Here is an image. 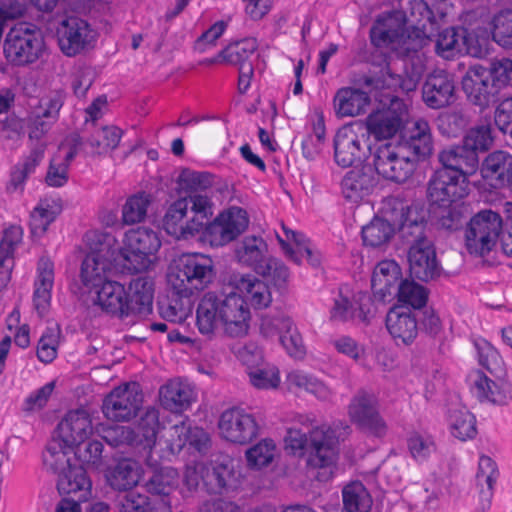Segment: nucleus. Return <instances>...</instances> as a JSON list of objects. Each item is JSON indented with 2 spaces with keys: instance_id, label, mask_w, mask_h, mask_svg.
I'll return each instance as SVG.
<instances>
[{
  "instance_id": "nucleus-1",
  "label": "nucleus",
  "mask_w": 512,
  "mask_h": 512,
  "mask_svg": "<svg viewBox=\"0 0 512 512\" xmlns=\"http://www.w3.org/2000/svg\"><path fill=\"white\" fill-rule=\"evenodd\" d=\"M251 312L244 296L234 289L205 292L196 308L200 334L213 338L219 330L229 338H243L250 329Z\"/></svg>"
},
{
  "instance_id": "nucleus-2",
  "label": "nucleus",
  "mask_w": 512,
  "mask_h": 512,
  "mask_svg": "<svg viewBox=\"0 0 512 512\" xmlns=\"http://www.w3.org/2000/svg\"><path fill=\"white\" fill-rule=\"evenodd\" d=\"M93 239L100 246L106 243L110 247L113 237L109 234L93 233ZM91 252L87 254L81 265V280L85 287L95 289L96 298L94 303L98 305L102 311L124 318V300L126 296V288L117 281L105 280V271L108 263L102 254L104 248L91 247Z\"/></svg>"
},
{
  "instance_id": "nucleus-3",
  "label": "nucleus",
  "mask_w": 512,
  "mask_h": 512,
  "mask_svg": "<svg viewBox=\"0 0 512 512\" xmlns=\"http://www.w3.org/2000/svg\"><path fill=\"white\" fill-rule=\"evenodd\" d=\"M215 276L211 257L200 253L183 254L170 266L168 282L176 294L191 297L207 288Z\"/></svg>"
},
{
  "instance_id": "nucleus-4",
  "label": "nucleus",
  "mask_w": 512,
  "mask_h": 512,
  "mask_svg": "<svg viewBox=\"0 0 512 512\" xmlns=\"http://www.w3.org/2000/svg\"><path fill=\"white\" fill-rule=\"evenodd\" d=\"M406 15L403 11H393L384 19H378L377 24L370 30L371 42L377 47H389L401 49L405 56L419 51L425 39L422 31L417 29L415 38L406 35Z\"/></svg>"
},
{
  "instance_id": "nucleus-5",
  "label": "nucleus",
  "mask_w": 512,
  "mask_h": 512,
  "mask_svg": "<svg viewBox=\"0 0 512 512\" xmlns=\"http://www.w3.org/2000/svg\"><path fill=\"white\" fill-rule=\"evenodd\" d=\"M44 40L33 25L18 23L7 33L3 45L6 59L16 66L32 64L39 59Z\"/></svg>"
},
{
  "instance_id": "nucleus-6",
  "label": "nucleus",
  "mask_w": 512,
  "mask_h": 512,
  "mask_svg": "<svg viewBox=\"0 0 512 512\" xmlns=\"http://www.w3.org/2000/svg\"><path fill=\"white\" fill-rule=\"evenodd\" d=\"M161 246L157 233L146 227L130 229L125 233L121 254L125 260L124 267L132 273H140L149 268L151 256Z\"/></svg>"
},
{
  "instance_id": "nucleus-7",
  "label": "nucleus",
  "mask_w": 512,
  "mask_h": 512,
  "mask_svg": "<svg viewBox=\"0 0 512 512\" xmlns=\"http://www.w3.org/2000/svg\"><path fill=\"white\" fill-rule=\"evenodd\" d=\"M56 36L61 52L67 57H75L95 47L98 33L87 20L69 16L58 24Z\"/></svg>"
},
{
  "instance_id": "nucleus-8",
  "label": "nucleus",
  "mask_w": 512,
  "mask_h": 512,
  "mask_svg": "<svg viewBox=\"0 0 512 512\" xmlns=\"http://www.w3.org/2000/svg\"><path fill=\"white\" fill-rule=\"evenodd\" d=\"M502 230L500 215L491 210H483L471 218L465 232L466 248L470 254L484 256L497 243Z\"/></svg>"
},
{
  "instance_id": "nucleus-9",
  "label": "nucleus",
  "mask_w": 512,
  "mask_h": 512,
  "mask_svg": "<svg viewBox=\"0 0 512 512\" xmlns=\"http://www.w3.org/2000/svg\"><path fill=\"white\" fill-rule=\"evenodd\" d=\"M373 166L385 180L404 183L413 175L417 164L415 159L405 154L403 147L385 143L375 149Z\"/></svg>"
},
{
  "instance_id": "nucleus-10",
  "label": "nucleus",
  "mask_w": 512,
  "mask_h": 512,
  "mask_svg": "<svg viewBox=\"0 0 512 512\" xmlns=\"http://www.w3.org/2000/svg\"><path fill=\"white\" fill-rule=\"evenodd\" d=\"M350 433V427L342 422L316 426L309 436L300 429L289 428L284 436V448H334L343 444Z\"/></svg>"
},
{
  "instance_id": "nucleus-11",
  "label": "nucleus",
  "mask_w": 512,
  "mask_h": 512,
  "mask_svg": "<svg viewBox=\"0 0 512 512\" xmlns=\"http://www.w3.org/2000/svg\"><path fill=\"white\" fill-rule=\"evenodd\" d=\"M249 225V217L241 207L222 211L204 229L203 239L212 247H222L237 239Z\"/></svg>"
},
{
  "instance_id": "nucleus-12",
  "label": "nucleus",
  "mask_w": 512,
  "mask_h": 512,
  "mask_svg": "<svg viewBox=\"0 0 512 512\" xmlns=\"http://www.w3.org/2000/svg\"><path fill=\"white\" fill-rule=\"evenodd\" d=\"M468 194V180L450 169H437L427 186V197L432 206L448 207Z\"/></svg>"
},
{
  "instance_id": "nucleus-13",
  "label": "nucleus",
  "mask_w": 512,
  "mask_h": 512,
  "mask_svg": "<svg viewBox=\"0 0 512 512\" xmlns=\"http://www.w3.org/2000/svg\"><path fill=\"white\" fill-rule=\"evenodd\" d=\"M143 401L137 385L124 384L114 388L103 400L102 412L112 421L127 422L137 416Z\"/></svg>"
},
{
  "instance_id": "nucleus-14",
  "label": "nucleus",
  "mask_w": 512,
  "mask_h": 512,
  "mask_svg": "<svg viewBox=\"0 0 512 512\" xmlns=\"http://www.w3.org/2000/svg\"><path fill=\"white\" fill-rule=\"evenodd\" d=\"M461 84L468 101L480 109H485L499 100L500 93L493 82V75L483 66L470 67L462 77Z\"/></svg>"
},
{
  "instance_id": "nucleus-15",
  "label": "nucleus",
  "mask_w": 512,
  "mask_h": 512,
  "mask_svg": "<svg viewBox=\"0 0 512 512\" xmlns=\"http://www.w3.org/2000/svg\"><path fill=\"white\" fill-rule=\"evenodd\" d=\"M348 125L340 128L334 137V159L341 167L352 166L366 157L369 146L366 134L359 127Z\"/></svg>"
},
{
  "instance_id": "nucleus-16",
  "label": "nucleus",
  "mask_w": 512,
  "mask_h": 512,
  "mask_svg": "<svg viewBox=\"0 0 512 512\" xmlns=\"http://www.w3.org/2000/svg\"><path fill=\"white\" fill-rule=\"evenodd\" d=\"M421 93L422 101L428 108H446L455 101L454 78L445 70H436L426 76Z\"/></svg>"
},
{
  "instance_id": "nucleus-17",
  "label": "nucleus",
  "mask_w": 512,
  "mask_h": 512,
  "mask_svg": "<svg viewBox=\"0 0 512 512\" xmlns=\"http://www.w3.org/2000/svg\"><path fill=\"white\" fill-rule=\"evenodd\" d=\"M218 427L225 440L237 445L249 444L256 437L258 429L251 415L237 409L224 411Z\"/></svg>"
},
{
  "instance_id": "nucleus-18",
  "label": "nucleus",
  "mask_w": 512,
  "mask_h": 512,
  "mask_svg": "<svg viewBox=\"0 0 512 512\" xmlns=\"http://www.w3.org/2000/svg\"><path fill=\"white\" fill-rule=\"evenodd\" d=\"M406 112L402 102L392 101L387 109L379 110L367 117V133L378 140L392 138L403 126Z\"/></svg>"
},
{
  "instance_id": "nucleus-19",
  "label": "nucleus",
  "mask_w": 512,
  "mask_h": 512,
  "mask_svg": "<svg viewBox=\"0 0 512 512\" xmlns=\"http://www.w3.org/2000/svg\"><path fill=\"white\" fill-rule=\"evenodd\" d=\"M92 431L89 414L84 409L69 411L57 426L60 448H77Z\"/></svg>"
},
{
  "instance_id": "nucleus-20",
  "label": "nucleus",
  "mask_w": 512,
  "mask_h": 512,
  "mask_svg": "<svg viewBox=\"0 0 512 512\" xmlns=\"http://www.w3.org/2000/svg\"><path fill=\"white\" fill-rule=\"evenodd\" d=\"M349 415L361 429L376 436H382L386 431V425L375 407L374 397L366 392H360L353 398Z\"/></svg>"
},
{
  "instance_id": "nucleus-21",
  "label": "nucleus",
  "mask_w": 512,
  "mask_h": 512,
  "mask_svg": "<svg viewBox=\"0 0 512 512\" xmlns=\"http://www.w3.org/2000/svg\"><path fill=\"white\" fill-rule=\"evenodd\" d=\"M153 282L149 277L139 276L130 281L124 300V317L145 316L152 311Z\"/></svg>"
},
{
  "instance_id": "nucleus-22",
  "label": "nucleus",
  "mask_w": 512,
  "mask_h": 512,
  "mask_svg": "<svg viewBox=\"0 0 512 512\" xmlns=\"http://www.w3.org/2000/svg\"><path fill=\"white\" fill-rule=\"evenodd\" d=\"M423 245L409 247V271L412 277L428 282L439 277L442 268L437 260L432 242H424Z\"/></svg>"
},
{
  "instance_id": "nucleus-23",
  "label": "nucleus",
  "mask_w": 512,
  "mask_h": 512,
  "mask_svg": "<svg viewBox=\"0 0 512 512\" xmlns=\"http://www.w3.org/2000/svg\"><path fill=\"white\" fill-rule=\"evenodd\" d=\"M242 361L247 366V374L250 383L257 389H274L280 383L279 371L274 366H262V351L254 348L253 351L248 348L241 354Z\"/></svg>"
},
{
  "instance_id": "nucleus-24",
  "label": "nucleus",
  "mask_w": 512,
  "mask_h": 512,
  "mask_svg": "<svg viewBox=\"0 0 512 512\" xmlns=\"http://www.w3.org/2000/svg\"><path fill=\"white\" fill-rule=\"evenodd\" d=\"M402 281L401 269L395 261H381L375 267L371 278L373 296L379 303H385L387 297L395 294Z\"/></svg>"
},
{
  "instance_id": "nucleus-25",
  "label": "nucleus",
  "mask_w": 512,
  "mask_h": 512,
  "mask_svg": "<svg viewBox=\"0 0 512 512\" xmlns=\"http://www.w3.org/2000/svg\"><path fill=\"white\" fill-rule=\"evenodd\" d=\"M377 185V178L369 166L348 171L341 181V192L345 199L359 202L370 195Z\"/></svg>"
},
{
  "instance_id": "nucleus-26",
  "label": "nucleus",
  "mask_w": 512,
  "mask_h": 512,
  "mask_svg": "<svg viewBox=\"0 0 512 512\" xmlns=\"http://www.w3.org/2000/svg\"><path fill=\"white\" fill-rule=\"evenodd\" d=\"M385 323L390 335L406 345L411 344L418 335L416 315L408 307L394 306L390 308Z\"/></svg>"
},
{
  "instance_id": "nucleus-27",
  "label": "nucleus",
  "mask_w": 512,
  "mask_h": 512,
  "mask_svg": "<svg viewBox=\"0 0 512 512\" xmlns=\"http://www.w3.org/2000/svg\"><path fill=\"white\" fill-rule=\"evenodd\" d=\"M54 285V264L47 257H41L34 281L33 305L40 317L45 316L51 306V292Z\"/></svg>"
},
{
  "instance_id": "nucleus-28",
  "label": "nucleus",
  "mask_w": 512,
  "mask_h": 512,
  "mask_svg": "<svg viewBox=\"0 0 512 512\" xmlns=\"http://www.w3.org/2000/svg\"><path fill=\"white\" fill-rule=\"evenodd\" d=\"M161 406L172 413H182L196 400L193 387L180 379L168 381L159 389Z\"/></svg>"
},
{
  "instance_id": "nucleus-29",
  "label": "nucleus",
  "mask_w": 512,
  "mask_h": 512,
  "mask_svg": "<svg viewBox=\"0 0 512 512\" xmlns=\"http://www.w3.org/2000/svg\"><path fill=\"white\" fill-rule=\"evenodd\" d=\"M438 161L443 169H450L461 173L467 178L479 168V156L472 152L463 142L460 145H452L441 150Z\"/></svg>"
},
{
  "instance_id": "nucleus-30",
  "label": "nucleus",
  "mask_w": 512,
  "mask_h": 512,
  "mask_svg": "<svg viewBox=\"0 0 512 512\" xmlns=\"http://www.w3.org/2000/svg\"><path fill=\"white\" fill-rule=\"evenodd\" d=\"M481 175L491 181L495 188H510L512 185V156L505 151H494L483 161Z\"/></svg>"
},
{
  "instance_id": "nucleus-31",
  "label": "nucleus",
  "mask_w": 512,
  "mask_h": 512,
  "mask_svg": "<svg viewBox=\"0 0 512 512\" xmlns=\"http://www.w3.org/2000/svg\"><path fill=\"white\" fill-rule=\"evenodd\" d=\"M230 284L245 294L246 302L249 301L255 309L267 308L272 302L268 285L252 274L234 273L230 277Z\"/></svg>"
},
{
  "instance_id": "nucleus-32",
  "label": "nucleus",
  "mask_w": 512,
  "mask_h": 512,
  "mask_svg": "<svg viewBox=\"0 0 512 512\" xmlns=\"http://www.w3.org/2000/svg\"><path fill=\"white\" fill-rule=\"evenodd\" d=\"M399 146L404 151L407 150L416 162L430 157L433 152V139L429 123L424 119L415 121L408 135L402 137Z\"/></svg>"
},
{
  "instance_id": "nucleus-33",
  "label": "nucleus",
  "mask_w": 512,
  "mask_h": 512,
  "mask_svg": "<svg viewBox=\"0 0 512 512\" xmlns=\"http://www.w3.org/2000/svg\"><path fill=\"white\" fill-rule=\"evenodd\" d=\"M471 378L472 392L481 402L504 405L512 398L511 385L503 379L495 382L481 371H476Z\"/></svg>"
},
{
  "instance_id": "nucleus-34",
  "label": "nucleus",
  "mask_w": 512,
  "mask_h": 512,
  "mask_svg": "<svg viewBox=\"0 0 512 512\" xmlns=\"http://www.w3.org/2000/svg\"><path fill=\"white\" fill-rule=\"evenodd\" d=\"M165 437L167 448H206L211 445L208 432L201 427L187 426L184 422L171 426Z\"/></svg>"
},
{
  "instance_id": "nucleus-35",
  "label": "nucleus",
  "mask_w": 512,
  "mask_h": 512,
  "mask_svg": "<svg viewBox=\"0 0 512 512\" xmlns=\"http://www.w3.org/2000/svg\"><path fill=\"white\" fill-rule=\"evenodd\" d=\"M370 101L367 92L358 88L343 87L334 96L335 112L340 117H355L366 112Z\"/></svg>"
},
{
  "instance_id": "nucleus-36",
  "label": "nucleus",
  "mask_w": 512,
  "mask_h": 512,
  "mask_svg": "<svg viewBox=\"0 0 512 512\" xmlns=\"http://www.w3.org/2000/svg\"><path fill=\"white\" fill-rule=\"evenodd\" d=\"M105 471L109 486L118 491H127L137 485L141 476V467L138 462L124 458L119 460L114 467L110 468L107 462Z\"/></svg>"
},
{
  "instance_id": "nucleus-37",
  "label": "nucleus",
  "mask_w": 512,
  "mask_h": 512,
  "mask_svg": "<svg viewBox=\"0 0 512 512\" xmlns=\"http://www.w3.org/2000/svg\"><path fill=\"white\" fill-rule=\"evenodd\" d=\"M238 477L231 460L206 464L205 487L209 493L221 494L224 490L236 488Z\"/></svg>"
},
{
  "instance_id": "nucleus-38",
  "label": "nucleus",
  "mask_w": 512,
  "mask_h": 512,
  "mask_svg": "<svg viewBox=\"0 0 512 512\" xmlns=\"http://www.w3.org/2000/svg\"><path fill=\"white\" fill-rule=\"evenodd\" d=\"M190 216L187 211V202L181 198L173 202L167 209L163 218V228L176 239H189L196 235L190 231Z\"/></svg>"
},
{
  "instance_id": "nucleus-39",
  "label": "nucleus",
  "mask_w": 512,
  "mask_h": 512,
  "mask_svg": "<svg viewBox=\"0 0 512 512\" xmlns=\"http://www.w3.org/2000/svg\"><path fill=\"white\" fill-rule=\"evenodd\" d=\"M306 467L315 479L320 482L330 480L337 467L338 454L335 450H304Z\"/></svg>"
},
{
  "instance_id": "nucleus-40",
  "label": "nucleus",
  "mask_w": 512,
  "mask_h": 512,
  "mask_svg": "<svg viewBox=\"0 0 512 512\" xmlns=\"http://www.w3.org/2000/svg\"><path fill=\"white\" fill-rule=\"evenodd\" d=\"M267 253V243L261 237L256 236H246L235 250L237 260L241 264L251 267L256 273H258L259 266H263L269 258Z\"/></svg>"
},
{
  "instance_id": "nucleus-41",
  "label": "nucleus",
  "mask_w": 512,
  "mask_h": 512,
  "mask_svg": "<svg viewBox=\"0 0 512 512\" xmlns=\"http://www.w3.org/2000/svg\"><path fill=\"white\" fill-rule=\"evenodd\" d=\"M187 202V211L190 216V231L198 234L204 231L205 227L211 222L213 216V203L206 195L193 193L187 197L181 198Z\"/></svg>"
},
{
  "instance_id": "nucleus-42",
  "label": "nucleus",
  "mask_w": 512,
  "mask_h": 512,
  "mask_svg": "<svg viewBox=\"0 0 512 512\" xmlns=\"http://www.w3.org/2000/svg\"><path fill=\"white\" fill-rule=\"evenodd\" d=\"M91 486V481L83 467L75 465L58 476L57 489L61 495L73 494L74 497L85 495V500H87Z\"/></svg>"
},
{
  "instance_id": "nucleus-43",
  "label": "nucleus",
  "mask_w": 512,
  "mask_h": 512,
  "mask_svg": "<svg viewBox=\"0 0 512 512\" xmlns=\"http://www.w3.org/2000/svg\"><path fill=\"white\" fill-rule=\"evenodd\" d=\"M426 220L422 209H412L410 216L397 229L403 241L409 247L418 246L424 242H431L425 234Z\"/></svg>"
},
{
  "instance_id": "nucleus-44",
  "label": "nucleus",
  "mask_w": 512,
  "mask_h": 512,
  "mask_svg": "<svg viewBox=\"0 0 512 512\" xmlns=\"http://www.w3.org/2000/svg\"><path fill=\"white\" fill-rule=\"evenodd\" d=\"M343 510L347 512H370L373 504L367 488L360 481H352L342 489Z\"/></svg>"
},
{
  "instance_id": "nucleus-45",
  "label": "nucleus",
  "mask_w": 512,
  "mask_h": 512,
  "mask_svg": "<svg viewBox=\"0 0 512 512\" xmlns=\"http://www.w3.org/2000/svg\"><path fill=\"white\" fill-rule=\"evenodd\" d=\"M283 230L286 237L292 239L296 244V249L294 250L286 241L278 236L279 243L286 255L297 264H300L301 258L305 256L311 266L318 267L321 262L320 255L308 246L305 237L302 234L287 229L285 226H283Z\"/></svg>"
},
{
  "instance_id": "nucleus-46",
  "label": "nucleus",
  "mask_w": 512,
  "mask_h": 512,
  "mask_svg": "<svg viewBox=\"0 0 512 512\" xmlns=\"http://www.w3.org/2000/svg\"><path fill=\"white\" fill-rule=\"evenodd\" d=\"M23 230L19 225H10L2 232V282L8 283L15 266L14 250L21 243Z\"/></svg>"
},
{
  "instance_id": "nucleus-47",
  "label": "nucleus",
  "mask_w": 512,
  "mask_h": 512,
  "mask_svg": "<svg viewBox=\"0 0 512 512\" xmlns=\"http://www.w3.org/2000/svg\"><path fill=\"white\" fill-rule=\"evenodd\" d=\"M159 427V410L155 407H148L138 422V432H135L136 446L154 448Z\"/></svg>"
},
{
  "instance_id": "nucleus-48",
  "label": "nucleus",
  "mask_w": 512,
  "mask_h": 512,
  "mask_svg": "<svg viewBox=\"0 0 512 512\" xmlns=\"http://www.w3.org/2000/svg\"><path fill=\"white\" fill-rule=\"evenodd\" d=\"M286 382L289 389L305 390L323 401L329 400L332 397L331 389L324 382L303 371L296 370L290 372L287 375Z\"/></svg>"
},
{
  "instance_id": "nucleus-49",
  "label": "nucleus",
  "mask_w": 512,
  "mask_h": 512,
  "mask_svg": "<svg viewBox=\"0 0 512 512\" xmlns=\"http://www.w3.org/2000/svg\"><path fill=\"white\" fill-rule=\"evenodd\" d=\"M258 48L255 38H245L227 45L218 55L222 61L238 67L244 64H252L250 58Z\"/></svg>"
},
{
  "instance_id": "nucleus-50",
  "label": "nucleus",
  "mask_w": 512,
  "mask_h": 512,
  "mask_svg": "<svg viewBox=\"0 0 512 512\" xmlns=\"http://www.w3.org/2000/svg\"><path fill=\"white\" fill-rule=\"evenodd\" d=\"M179 474L175 468L163 467L155 471L146 483L152 497L169 499V495L178 487Z\"/></svg>"
},
{
  "instance_id": "nucleus-51",
  "label": "nucleus",
  "mask_w": 512,
  "mask_h": 512,
  "mask_svg": "<svg viewBox=\"0 0 512 512\" xmlns=\"http://www.w3.org/2000/svg\"><path fill=\"white\" fill-rule=\"evenodd\" d=\"M498 476V469L496 462L489 456L482 455L479 458L478 472L476 474L478 485L480 489V499L482 508L489 507L492 498V490L496 478Z\"/></svg>"
},
{
  "instance_id": "nucleus-52",
  "label": "nucleus",
  "mask_w": 512,
  "mask_h": 512,
  "mask_svg": "<svg viewBox=\"0 0 512 512\" xmlns=\"http://www.w3.org/2000/svg\"><path fill=\"white\" fill-rule=\"evenodd\" d=\"M122 133L116 126H104L95 129L86 142L92 148V154L101 155L118 147Z\"/></svg>"
},
{
  "instance_id": "nucleus-53",
  "label": "nucleus",
  "mask_w": 512,
  "mask_h": 512,
  "mask_svg": "<svg viewBox=\"0 0 512 512\" xmlns=\"http://www.w3.org/2000/svg\"><path fill=\"white\" fill-rule=\"evenodd\" d=\"M395 231L389 222L376 216L362 228V239L366 246L381 247L391 240Z\"/></svg>"
},
{
  "instance_id": "nucleus-54",
  "label": "nucleus",
  "mask_w": 512,
  "mask_h": 512,
  "mask_svg": "<svg viewBox=\"0 0 512 512\" xmlns=\"http://www.w3.org/2000/svg\"><path fill=\"white\" fill-rule=\"evenodd\" d=\"M158 306L161 317L172 323L184 322L191 313L190 297L181 296L174 291L169 299L159 302Z\"/></svg>"
},
{
  "instance_id": "nucleus-55",
  "label": "nucleus",
  "mask_w": 512,
  "mask_h": 512,
  "mask_svg": "<svg viewBox=\"0 0 512 512\" xmlns=\"http://www.w3.org/2000/svg\"><path fill=\"white\" fill-rule=\"evenodd\" d=\"M412 209H418L417 206L409 205L406 201L390 196L382 201L380 209L381 218L389 222L396 230L410 216Z\"/></svg>"
},
{
  "instance_id": "nucleus-56",
  "label": "nucleus",
  "mask_w": 512,
  "mask_h": 512,
  "mask_svg": "<svg viewBox=\"0 0 512 512\" xmlns=\"http://www.w3.org/2000/svg\"><path fill=\"white\" fill-rule=\"evenodd\" d=\"M480 18H482V16ZM478 22V25L475 27H472L471 23H469V27H461V41L464 42L463 53L475 57L481 55L488 39L487 29L481 26L485 21L479 19Z\"/></svg>"
},
{
  "instance_id": "nucleus-57",
  "label": "nucleus",
  "mask_w": 512,
  "mask_h": 512,
  "mask_svg": "<svg viewBox=\"0 0 512 512\" xmlns=\"http://www.w3.org/2000/svg\"><path fill=\"white\" fill-rule=\"evenodd\" d=\"M492 38L505 49L512 50V9H503L492 20Z\"/></svg>"
},
{
  "instance_id": "nucleus-58",
  "label": "nucleus",
  "mask_w": 512,
  "mask_h": 512,
  "mask_svg": "<svg viewBox=\"0 0 512 512\" xmlns=\"http://www.w3.org/2000/svg\"><path fill=\"white\" fill-rule=\"evenodd\" d=\"M394 296H397L398 301L411 306L414 309H420L426 305L428 300L427 290L420 284L413 280H403L395 292Z\"/></svg>"
},
{
  "instance_id": "nucleus-59",
  "label": "nucleus",
  "mask_w": 512,
  "mask_h": 512,
  "mask_svg": "<svg viewBox=\"0 0 512 512\" xmlns=\"http://www.w3.org/2000/svg\"><path fill=\"white\" fill-rule=\"evenodd\" d=\"M462 142L478 156L480 153L487 152L493 144L491 125L479 124L470 128Z\"/></svg>"
},
{
  "instance_id": "nucleus-60",
  "label": "nucleus",
  "mask_w": 512,
  "mask_h": 512,
  "mask_svg": "<svg viewBox=\"0 0 512 512\" xmlns=\"http://www.w3.org/2000/svg\"><path fill=\"white\" fill-rule=\"evenodd\" d=\"M451 433L461 441L473 438L476 434L475 417L467 410H454L449 415Z\"/></svg>"
},
{
  "instance_id": "nucleus-61",
  "label": "nucleus",
  "mask_w": 512,
  "mask_h": 512,
  "mask_svg": "<svg viewBox=\"0 0 512 512\" xmlns=\"http://www.w3.org/2000/svg\"><path fill=\"white\" fill-rule=\"evenodd\" d=\"M98 435L105 444L112 447L122 445L136 446L135 431L128 426H101L98 429Z\"/></svg>"
},
{
  "instance_id": "nucleus-62",
  "label": "nucleus",
  "mask_w": 512,
  "mask_h": 512,
  "mask_svg": "<svg viewBox=\"0 0 512 512\" xmlns=\"http://www.w3.org/2000/svg\"><path fill=\"white\" fill-rule=\"evenodd\" d=\"M149 204V195L145 193L129 197L122 208L123 222L131 225L143 221L146 217Z\"/></svg>"
},
{
  "instance_id": "nucleus-63",
  "label": "nucleus",
  "mask_w": 512,
  "mask_h": 512,
  "mask_svg": "<svg viewBox=\"0 0 512 512\" xmlns=\"http://www.w3.org/2000/svg\"><path fill=\"white\" fill-rule=\"evenodd\" d=\"M73 452L74 450H43L41 455L43 467L59 476L76 465L73 463Z\"/></svg>"
},
{
  "instance_id": "nucleus-64",
  "label": "nucleus",
  "mask_w": 512,
  "mask_h": 512,
  "mask_svg": "<svg viewBox=\"0 0 512 512\" xmlns=\"http://www.w3.org/2000/svg\"><path fill=\"white\" fill-rule=\"evenodd\" d=\"M461 27H450L439 33L436 42V49L439 54L445 57L455 53H463Z\"/></svg>"
}]
</instances>
